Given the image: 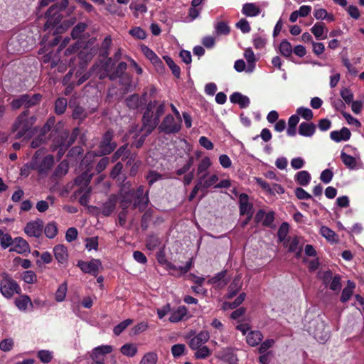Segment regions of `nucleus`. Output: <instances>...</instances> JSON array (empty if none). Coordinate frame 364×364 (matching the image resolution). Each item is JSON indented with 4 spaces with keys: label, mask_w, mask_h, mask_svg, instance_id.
<instances>
[{
    "label": "nucleus",
    "mask_w": 364,
    "mask_h": 364,
    "mask_svg": "<svg viewBox=\"0 0 364 364\" xmlns=\"http://www.w3.org/2000/svg\"><path fill=\"white\" fill-rule=\"evenodd\" d=\"M156 101L149 102L142 118V123H144V129L146 130L147 134H151L152 131L156 127L159 123L160 117L164 114L165 110L164 104L159 105L157 108L154 116H153V109L156 106Z\"/></svg>",
    "instance_id": "nucleus-1"
},
{
    "label": "nucleus",
    "mask_w": 364,
    "mask_h": 364,
    "mask_svg": "<svg viewBox=\"0 0 364 364\" xmlns=\"http://www.w3.org/2000/svg\"><path fill=\"white\" fill-rule=\"evenodd\" d=\"M36 122V117L29 116L28 110L21 112L13 125V132L16 133L14 138L21 139L26 135Z\"/></svg>",
    "instance_id": "nucleus-2"
},
{
    "label": "nucleus",
    "mask_w": 364,
    "mask_h": 364,
    "mask_svg": "<svg viewBox=\"0 0 364 364\" xmlns=\"http://www.w3.org/2000/svg\"><path fill=\"white\" fill-rule=\"evenodd\" d=\"M0 291L4 297L11 299L15 293L21 291V288L8 273L4 272L0 274Z\"/></svg>",
    "instance_id": "nucleus-3"
},
{
    "label": "nucleus",
    "mask_w": 364,
    "mask_h": 364,
    "mask_svg": "<svg viewBox=\"0 0 364 364\" xmlns=\"http://www.w3.org/2000/svg\"><path fill=\"white\" fill-rule=\"evenodd\" d=\"M181 127V119H175L171 114H168L159 127V129L166 134L176 133Z\"/></svg>",
    "instance_id": "nucleus-4"
},
{
    "label": "nucleus",
    "mask_w": 364,
    "mask_h": 364,
    "mask_svg": "<svg viewBox=\"0 0 364 364\" xmlns=\"http://www.w3.org/2000/svg\"><path fill=\"white\" fill-rule=\"evenodd\" d=\"M144 193V187L140 186L137 190L134 191L133 197V208H138L139 211H144L149 202L148 192Z\"/></svg>",
    "instance_id": "nucleus-5"
},
{
    "label": "nucleus",
    "mask_w": 364,
    "mask_h": 364,
    "mask_svg": "<svg viewBox=\"0 0 364 364\" xmlns=\"http://www.w3.org/2000/svg\"><path fill=\"white\" fill-rule=\"evenodd\" d=\"M77 267L85 272L96 277L100 270L102 268V263L100 259H92L89 262L80 260L77 262Z\"/></svg>",
    "instance_id": "nucleus-6"
},
{
    "label": "nucleus",
    "mask_w": 364,
    "mask_h": 364,
    "mask_svg": "<svg viewBox=\"0 0 364 364\" xmlns=\"http://www.w3.org/2000/svg\"><path fill=\"white\" fill-rule=\"evenodd\" d=\"M113 133L107 131L102 136L100 144L99 156H103L110 154L117 146V144L112 141Z\"/></svg>",
    "instance_id": "nucleus-7"
},
{
    "label": "nucleus",
    "mask_w": 364,
    "mask_h": 364,
    "mask_svg": "<svg viewBox=\"0 0 364 364\" xmlns=\"http://www.w3.org/2000/svg\"><path fill=\"white\" fill-rule=\"evenodd\" d=\"M119 158H121L122 161L127 160V164L131 165L135 161L136 155L131 154L128 149V144H124L114 152L112 156V161L115 162Z\"/></svg>",
    "instance_id": "nucleus-8"
},
{
    "label": "nucleus",
    "mask_w": 364,
    "mask_h": 364,
    "mask_svg": "<svg viewBox=\"0 0 364 364\" xmlns=\"http://www.w3.org/2000/svg\"><path fill=\"white\" fill-rule=\"evenodd\" d=\"M43 222L37 219L28 223L24 228L26 234L29 237H39L43 232Z\"/></svg>",
    "instance_id": "nucleus-9"
},
{
    "label": "nucleus",
    "mask_w": 364,
    "mask_h": 364,
    "mask_svg": "<svg viewBox=\"0 0 364 364\" xmlns=\"http://www.w3.org/2000/svg\"><path fill=\"white\" fill-rule=\"evenodd\" d=\"M240 214L241 215L248 216V220H251L253 215V205L249 203V197L246 193H241L239 196Z\"/></svg>",
    "instance_id": "nucleus-10"
},
{
    "label": "nucleus",
    "mask_w": 364,
    "mask_h": 364,
    "mask_svg": "<svg viewBox=\"0 0 364 364\" xmlns=\"http://www.w3.org/2000/svg\"><path fill=\"white\" fill-rule=\"evenodd\" d=\"M209 338L210 334L208 331H200L190 340L189 346L192 350H196L199 348V347L203 346V344H205Z\"/></svg>",
    "instance_id": "nucleus-11"
},
{
    "label": "nucleus",
    "mask_w": 364,
    "mask_h": 364,
    "mask_svg": "<svg viewBox=\"0 0 364 364\" xmlns=\"http://www.w3.org/2000/svg\"><path fill=\"white\" fill-rule=\"evenodd\" d=\"M46 18H47L46 22L44 25V29L48 30L50 28H53L58 24L63 18V15L59 11L55 9V11L49 13V9L46 14Z\"/></svg>",
    "instance_id": "nucleus-12"
},
{
    "label": "nucleus",
    "mask_w": 364,
    "mask_h": 364,
    "mask_svg": "<svg viewBox=\"0 0 364 364\" xmlns=\"http://www.w3.org/2000/svg\"><path fill=\"white\" fill-rule=\"evenodd\" d=\"M54 164V157L52 155H48L43 158L38 165L33 166V168L38 171L40 174H46Z\"/></svg>",
    "instance_id": "nucleus-13"
},
{
    "label": "nucleus",
    "mask_w": 364,
    "mask_h": 364,
    "mask_svg": "<svg viewBox=\"0 0 364 364\" xmlns=\"http://www.w3.org/2000/svg\"><path fill=\"white\" fill-rule=\"evenodd\" d=\"M189 317L187 308L185 306H180L171 312L168 320L171 323H178L187 320Z\"/></svg>",
    "instance_id": "nucleus-14"
},
{
    "label": "nucleus",
    "mask_w": 364,
    "mask_h": 364,
    "mask_svg": "<svg viewBox=\"0 0 364 364\" xmlns=\"http://www.w3.org/2000/svg\"><path fill=\"white\" fill-rule=\"evenodd\" d=\"M113 350V347L110 345H102L95 348L90 353L92 360L104 359L103 355L110 353Z\"/></svg>",
    "instance_id": "nucleus-15"
},
{
    "label": "nucleus",
    "mask_w": 364,
    "mask_h": 364,
    "mask_svg": "<svg viewBox=\"0 0 364 364\" xmlns=\"http://www.w3.org/2000/svg\"><path fill=\"white\" fill-rule=\"evenodd\" d=\"M117 197L115 195H111L101 208V213L105 216H109L114 210Z\"/></svg>",
    "instance_id": "nucleus-16"
},
{
    "label": "nucleus",
    "mask_w": 364,
    "mask_h": 364,
    "mask_svg": "<svg viewBox=\"0 0 364 364\" xmlns=\"http://www.w3.org/2000/svg\"><path fill=\"white\" fill-rule=\"evenodd\" d=\"M134 191L129 190L128 191H124L122 190L120 193V208L122 210H127V208L133 205V197Z\"/></svg>",
    "instance_id": "nucleus-17"
},
{
    "label": "nucleus",
    "mask_w": 364,
    "mask_h": 364,
    "mask_svg": "<svg viewBox=\"0 0 364 364\" xmlns=\"http://www.w3.org/2000/svg\"><path fill=\"white\" fill-rule=\"evenodd\" d=\"M350 132L346 128L343 127L339 131H333L330 134V137L332 140L336 142H340L341 141H347L350 137Z\"/></svg>",
    "instance_id": "nucleus-18"
},
{
    "label": "nucleus",
    "mask_w": 364,
    "mask_h": 364,
    "mask_svg": "<svg viewBox=\"0 0 364 364\" xmlns=\"http://www.w3.org/2000/svg\"><path fill=\"white\" fill-rule=\"evenodd\" d=\"M14 242V246L10 251H15L18 254H23L28 252L30 250L28 243L22 237H16Z\"/></svg>",
    "instance_id": "nucleus-19"
},
{
    "label": "nucleus",
    "mask_w": 364,
    "mask_h": 364,
    "mask_svg": "<svg viewBox=\"0 0 364 364\" xmlns=\"http://www.w3.org/2000/svg\"><path fill=\"white\" fill-rule=\"evenodd\" d=\"M55 259L60 263L66 262L68 257L67 248L63 245H57L53 248Z\"/></svg>",
    "instance_id": "nucleus-20"
},
{
    "label": "nucleus",
    "mask_w": 364,
    "mask_h": 364,
    "mask_svg": "<svg viewBox=\"0 0 364 364\" xmlns=\"http://www.w3.org/2000/svg\"><path fill=\"white\" fill-rule=\"evenodd\" d=\"M230 101L232 103L238 104L240 108L247 107L250 103L249 97L240 92H234L230 96Z\"/></svg>",
    "instance_id": "nucleus-21"
},
{
    "label": "nucleus",
    "mask_w": 364,
    "mask_h": 364,
    "mask_svg": "<svg viewBox=\"0 0 364 364\" xmlns=\"http://www.w3.org/2000/svg\"><path fill=\"white\" fill-rule=\"evenodd\" d=\"M316 131V125L313 123L302 122L299 127V134L304 136H311Z\"/></svg>",
    "instance_id": "nucleus-22"
},
{
    "label": "nucleus",
    "mask_w": 364,
    "mask_h": 364,
    "mask_svg": "<svg viewBox=\"0 0 364 364\" xmlns=\"http://www.w3.org/2000/svg\"><path fill=\"white\" fill-rule=\"evenodd\" d=\"M14 303L16 307L20 311H26L28 306H33V303L29 296L27 295H21V296L16 298Z\"/></svg>",
    "instance_id": "nucleus-23"
},
{
    "label": "nucleus",
    "mask_w": 364,
    "mask_h": 364,
    "mask_svg": "<svg viewBox=\"0 0 364 364\" xmlns=\"http://www.w3.org/2000/svg\"><path fill=\"white\" fill-rule=\"evenodd\" d=\"M311 33L317 39H326L327 38V29L323 23H316L311 28Z\"/></svg>",
    "instance_id": "nucleus-24"
},
{
    "label": "nucleus",
    "mask_w": 364,
    "mask_h": 364,
    "mask_svg": "<svg viewBox=\"0 0 364 364\" xmlns=\"http://www.w3.org/2000/svg\"><path fill=\"white\" fill-rule=\"evenodd\" d=\"M244 15L250 17L257 16L260 14V9L254 3H246L242 6Z\"/></svg>",
    "instance_id": "nucleus-25"
},
{
    "label": "nucleus",
    "mask_w": 364,
    "mask_h": 364,
    "mask_svg": "<svg viewBox=\"0 0 364 364\" xmlns=\"http://www.w3.org/2000/svg\"><path fill=\"white\" fill-rule=\"evenodd\" d=\"M263 335L259 331H250L247 337L246 341L251 346H257L262 340Z\"/></svg>",
    "instance_id": "nucleus-26"
},
{
    "label": "nucleus",
    "mask_w": 364,
    "mask_h": 364,
    "mask_svg": "<svg viewBox=\"0 0 364 364\" xmlns=\"http://www.w3.org/2000/svg\"><path fill=\"white\" fill-rule=\"evenodd\" d=\"M355 287V284L354 282L348 280L347 282V286L343 289L341 297V301L345 303L348 301L351 297L353 290Z\"/></svg>",
    "instance_id": "nucleus-27"
},
{
    "label": "nucleus",
    "mask_w": 364,
    "mask_h": 364,
    "mask_svg": "<svg viewBox=\"0 0 364 364\" xmlns=\"http://www.w3.org/2000/svg\"><path fill=\"white\" fill-rule=\"evenodd\" d=\"M294 178L298 184L306 186L310 182L311 175L307 171H301L296 174Z\"/></svg>",
    "instance_id": "nucleus-28"
},
{
    "label": "nucleus",
    "mask_w": 364,
    "mask_h": 364,
    "mask_svg": "<svg viewBox=\"0 0 364 364\" xmlns=\"http://www.w3.org/2000/svg\"><path fill=\"white\" fill-rule=\"evenodd\" d=\"M225 271L221 272L215 277L208 279V283L210 284H215L217 287H223L227 284V282L225 280Z\"/></svg>",
    "instance_id": "nucleus-29"
},
{
    "label": "nucleus",
    "mask_w": 364,
    "mask_h": 364,
    "mask_svg": "<svg viewBox=\"0 0 364 364\" xmlns=\"http://www.w3.org/2000/svg\"><path fill=\"white\" fill-rule=\"evenodd\" d=\"M55 203V198L51 196H48L46 198V200H39L36 203V209L40 213H44L46 212L48 208L49 205H53Z\"/></svg>",
    "instance_id": "nucleus-30"
},
{
    "label": "nucleus",
    "mask_w": 364,
    "mask_h": 364,
    "mask_svg": "<svg viewBox=\"0 0 364 364\" xmlns=\"http://www.w3.org/2000/svg\"><path fill=\"white\" fill-rule=\"evenodd\" d=\"M314 16L318 20L327 19L329 21H334V16L331 14H328L325 9H315L314 11Z\"/></svg>",
    "instance_id": "nucleus-31"
},
{
    "label": "nucleus",
    "mask_w": 364,
    "mask_h": 364,
    "mask_svg": "<svg viewBox=\"0 0 364 364\" xmlns=\"http://www.w3.org/2000/svg\"><path fill=\"white\" fill-rule=\"evenodd\" d=\"M121 353L127 357H134L137 353V348L134 344L126 343L120 348Z\"/></svg>",
    "instance_id": "nucleus-32"
},
{
    "label": "nucleus",
    "mask_w": 364,
    "mask_h": 364,
    "mask_svg": "<svg viewBox=\"0 0 364 364\" xmlns=\"http://www.w3.org/2000/svg\"><path fill=\"white\" fill-rule=\"evenodd\" d=\"M127 68V65L126 63H119L117 67L116 68L115 70L112 73L108 75L109 79L113 80L118 77H120L125 73Z\"/></svg>",
    "instance_id": "nucleus-33"
},
{
    "label": "nucleus",
    "mask_w": 364,
    "mask_h": 364,
    "mask_svg": "<svg viewBox=\"0 0 364 364\" xmlns=\"http://www.w3.org/2000/svg\"><path fill=\"white\" fill-rule=\"evenodd\" d=\"M279 49L283 56L288 58L291 55L292 46L288 41L283 40L279 44Z\"/></svg>",
    "instance_id": "nucleus-34"
},
{
    "label": "nucleus",
    "mask_w": 364,
    "mask_h": 364,
    "mask_svg": "<svg viewBox=\"0 0 364 364\" xmlns=\"http://www.w3.org/2000/svg\"><path fill=\"white\" fill-rule=\"evenodd\" d=\"M341 159L343 163L349 168L353 169L357 165L356 160L354 157L342 151L341 154Z\"/></svg>",
    "instance_id": "nucleus-35"
},
{
    "label": "nucleus",
    "mask_w": 364,
    "mask_h": 364,
    "mask_svg": "<svg viewBox=\"0 0 364 364\" xmlns=\"http://www.w3.org/2000/svg\"><path fill=\"white\" fill-rule=\"evenodd\" d=\"M90 177L91 176H88V174L87 173H83L82 174H81L80 176H77L75 179V183L77 185V186H82V188H80V190H85L82 186H85V188H87L90 182Z\"/></svg>",
    "instance_id": "nucleus-36"
},
{
    "label": "nucleus",
    "mask_w": 364,
    "mask_h": 364,
    "mask_svg": "<svg viewBox=\"0 0 364 364\" xmlns=\"http://www.w3.org/2000/svg\"><path fill=\"white\" fill-rule=\"evenodd\" d=\"M156 259L159 263L162 265H164L167 269H172L176 271L177 269V267L172 264L170 262H168L166 257L163 251H160L157 253Z\"/></svg>",
    "instance_id": "nucleus-37"
},
{
    "label": "nucleus",
    "mask_w": 364,
    "mask_h": 364,
    "mask_svg": "<svg viewBox=\"0 0 364 364\" xmlns=\"http://www.w3.org/2000/svg\"><path fill=\"white\" fill-rule=\"evenodd\" d=\"M164 59L165 60L166 64L168 65V66L169 67V68L171 69V70L172 71V73L173 75L178 78L180 77V75H181V69L179 68V66H178L174 62L173 60H172L171 58L168 57V56H164Z\"/></svg>",
    "instance_id": "nucleus-38"
},
{
    "label": "nucleus",
    "mask_w": 364,
    "mask_h": 364,
    "mask_svg": "<svg viewBox=\"0 0 364 364\" xmlns=\"http://www.w3.org/2000/svg\"><path fill=\"white\" fill-rule=\"evenodd\" d=\"M45 235L50 239L54 238L58 233V228L55 223L52 222L46 225L44 229Z\"/></svg>",
    "instance_id": "nucleus-39"
},
{
    "label": "nucleus",
    "mask_w": 364,
    "mask_h": 364,
    "mask_svg": "<svg viewBox=\"0 0 364 364\" xmlns=\"http://www.w3.org/2000/svg\"><path fill=\"white\" fill-rule=\"evenodd\" d=\"M215 33L218 36L228 35L230 33V27L227 23L224 21L217 22L215 25Z\"/></svg>",
    "instance_id": "nucleus-40"
},
{
    "label": "nucleus",
    "mask_w": 364,
    "mask_h": 364,
    "mask_svg": "<svg viewBox=\"0 0 364 364\" xmlns=\"http://www.w3.org/2000/svg\"><path fill=\"white\" fill-rule=\"evenodd\" d=\"M245 293H241L233 302H225L224 303V309H233L240 306L245 299Z\"/></svg>",
    "instance_id": "nucleus-41"
},
{
    "label": "nucleus",
    "mask_w": 364,
    "mask_h": 364,
    "mask_svg": "<svg viewBox=\"0 0 364 364\" xmlns=\"http://www.w3.org/2000/svg\"><path fill=\"white\" fill-rule=\"evenodd\" d=\"M26 96L27 99L25 100V107H30L38 104L42 98L40 94H34L33 95H23Z\"/></svg>",
    "instance_id": "nucleus-42"
},
{
    "label": "nucleus",
    "mask_w": 364,
    "mask_h": 364,
    "mask_svg": "<svg viewBox=\"0 0 364 364\" xmlns=\"http://www.w3.org/2000/svg\"><path fill=\"white\" fill-rule=\"evenodd\" d=\"M67 107V100L61 97L56 100L55 103V112L57 114H62Z\"/></svg>",
    "instance_id": "nucleus-43"
},
{
    "label": "nucleus",
    "mask_w": 364,
    "mask_h": 364,
    "mask_svg": "<svg viewBox=\"0 0 364 364\" xmlns=\"http://www.w3.org/2000/svg\"><path fill=\"white\" fill-rule=\"evenodd\" d=\"M133 323V320L131 318H127L118 325H117L114 329L113 332L116 336L120 335L129 325Z\"/></svg>",
    "instance_id": "nucleus-44"
},
{
    "label": "nucleus",
    "mask_w": 364,
    "mask_h": 364,
    "mask_svg": "<svg viewBox=\"0 0 364 364\" xmlns=\"http://www.w3.org/2000/svg\"><path fill=\"white\" fill-rule=\"evenodd\" d=\"M13 242L11 236L8 233H4L0 230V245L3 249H6Z\"/></svg>",
    "instance_id": "nucleus-45"
},
{
    "label": "nucleus",
    "mask_w": 364,
    "mask_h": 364,
    "mask_svg": "<svg viewBox=\"0 0 364 364\" xmlns=\"http://www.w3.org/2000/svg\"><path fill=\"white\" fill-rule=\"evenodd\" d=\"M240 288H241V284L240 282V279H235L232 281V282L231 283V284L229 286V288H228L229 292L228 294L227 297L228 299L232 298L237 294V292L240 289Z\"/></svg>",
    "instance_id": "nucleus-46"
},
{
    "label": "nucleus",
    "mask_w": 364,
    "mask_h": 364,
    "mask_svg": "<svg viewBox=\"0 0 364 364\" xmlns=\"http://www.w3.org/2000/svg\"><path fill=\"white\" fill-rule=\"evenodd\" d=\"M127 105L131 109H136L141 104L139 96L136 94L132 95L126 99Z\"/></svg>",
    "instance_id": "nucleus-47"
},
{
    "label": "nucleus",
    "mask_w": 364,
    "mask_h": 364,
    "mask_svg": "<svg viewBox=\"0 0 364 364\" xmlns=\"http://www.w3.org/2000/svg\"><path fill=\"white\" fill-rule=\"evenodd\" d=\"M196 350V352L195 353L194 356L197 359H205L211 354L210 350L206 346L199 347V348Z\"/></svg>",
    "instance_id": "nucleus-48"
},
{
    "label": "nucleus",
    "mask_w": 364,
    "mask_h": 364,
    "mask_svg": "<svg viewBox=\"0 0 364 364\" xmlns=\"http://www.w3.org/2000/svg\"><path fill=\"white\" fill-rule=\"evenodd\" d=\"M296 114L307 121L311 120L314 117L311 109L304 107H299L296 109Z\"/></svg>",
    "instance_id": "nucleus-49"
},
{
    "label": "nucleus",
    "mask_w": 364,
    "mask_h": 364,
    "mask_svg": "<svg viewBox=\"0 0 364 364\" xmlns=\"http://www.w3.org/2000/svg\"><path fill=\"white\" fill-rule=\"evenodd\" d=\"M87 25L85 23L80 22L77 23L72 30V37L75 39L80 36V35L85 31Z\"/></svg>",
    "instance_id": "nucleus-50"
},
{
    "label": "nucleus",
    "mask_w": 364,
    "mask_h": 364,
    "mask_svg": "<svg viewBox=\"0 0 364 364\" xmlns=\"http://www.w3.org/2000/svg\"><path fill=\"white\" fill-rule=\"evenodd\" d=\"M244 56L250 64L247 72H252L254 68L252 65L255 61V57L252 50L251 48L246 49L244 53Z\"/></svg>",
    "instance_id": "nucleus-51"
},
{
    "label": "nucleus",
    "mask_w": 364,
    "mask_h": 364,
    "mask_svg": "<svg viewBox=\"0 0 364 364\" xmlns=\"http://www.w3.org/2000/svg\"><path fill=\"white\" fill-rule=\"evenodd\" d=\"M320 233L322 236L326 238L328 241L333 242L336 240V233L326 226H322L320 228Z\"/></svg>",
    "instance_id": "nucleus-52"
},
{
    "label": "nucleus",
    "mask_w": 364,
    "mask_h": 364,
    "mask_svg": "<svg viewBox=\"0 0 364 364\" xmlns=\"http://www.w3.org/2000/svg\"><path fill=\"white\" fill-rule=\"evenodd\" d=\"M146 178L149 185L152 186L155 182L162 179L163 176L161 173L156 171H150L146 176Z\"/></svg>",
    "instance_id": "nucleus-53"
},
{
    "label": "nucleus",
    "mask_w": 364,
    "mask_h": 364,
    "mask_svg": "<svg viewBox=\"0 0 364 364\" xmlns=\"http://www.w3.org/2000/svg\"><path fill=\"white\" fill-rule=\"evenodd\" d=\"M160 240L156 236H149L146 240V248L149 250H154L160 245Z\"/></svg>",
    "instance_id": "nucleus-54"
},
{
    "label": "nucleus",
    "mask_w": 364,
    "mask_h": 364,
    "mask_svg": "<svg viewBox=\"0 0 364 364\" xmlns=\"http://www.w3.org/2000/svg\"><path fill=\"white\" fill-rule=\"evenodd\" d=\"M67 284L63 283L60 284L55 292V300L58 302L63 301L66 296Z\"/></svg>",
    "instance_id": "nucleus-55"
},
{
    "label": "nucleus",
    "mask_w": 364,
    "mask_h": 364,
    "mask_svg": "<svg viewBox=\"0 0 364 364\" xmlns=\"http://www.w3.org/2000/svg\"><path fill=\"white\" fill-rule=\"evenodd\" d=\"M210 165L211 162L210 159L208 157H204L198 166L197 174L200 175L203 172H205Z\"/></svg>",
    "instance_id": "nucleus-56"
},
{
    "label": "nucleus",
    "mask_w": 364,
    "mask_h": 364,
    "mask_svg": "<svg viewBox=\"0 0 364 364\" xmlns=\"http://www.w3.org/2000/svg\"><path fill=\"white\" fill-rule=\"evenodd\" d=\"M38 357L42 363H48L51 361L53 353L49 350H41L38 351Z\"/></svg>",
    "instance_id": "nucleus-57"
},
{
    "label": "nucleus",
    "mask_w": 364,
    "mask_h": 364,
    "mask_svg": "<svg viewBox=\"0 0 364 364\" xmlns=\"http://www.w3.org/2000/svg\"><path fill=\"white\" fill-rule=\"evenodd\" d=\"M87 115L85 109L80 106L75 107L73 112V117L76 119L83 120L87 117Z\"/></svg>",
    "instance_id": "nucleus-58"
},
{
    "label": "nucleus",
    "mask_w": 364,
    "mask_h": 364,
    "mask_svg": "<svg viewBox=\"0 0 364 364\" xmlns=\"http://www.w3.org/2000/svg\"><path fill=\"white\" fill-rule=\"evenodd\" d=\"M156 354L154 353H148L143 356L140 364H156Z\"/></svg>",
    "instance_id": "nucleus-59"
},
{
    "label": "nucleus",
    "mask_w": 364,
    "mask_h": 364,
    "mask_svg": "<svg viewBox=\"0 0 364 364\" xmlns=\"http://www.w3.org/2000/svg\"><path fill=\"white\" fill-rule=\"evenodd\" d=\"M80 193L83 192V194L81 196V197L79 199V203L82 205H87L89 203V198L90 195L91 193V187H87V188H85V190H80Z\"/></svg>",
    "instance_id": "nucleus-60"
},
{
    "label": "nucleus",
    "mask_w": 364,
    "mask_h": 364,
    "mask_svg": "<svg viewBox=\"0 0 364 364\" xmlns=\"http://www.w3.org/2000/svg\"><path fill=\"white\" fill-rule=\"evenodd\" d=\"M129 34L138 39H144L146 37V33L140 27H134L129 31Z\"/></svg>",
    "instance_id": "nucleus-61"
},
{
    "label": "nucleus",
    "mask_w": 364,
    "mask_h": 364,
    "mask_svg": "<svg viewBox=\"0 0 364 364\" xmlns=\"http://www.w3.org/2000/svg\"><path fill=\"white\" fill-rule=\"evenodd\" d=\"M341 96L343 98V100L346 102L347 104H350L353 100V95L350 92V90H348L346 87H342L341 89Z\"/></svg>",
    "instance_id": "nucleus-62"
},
{
    "label": "nucleus",
    "mask_w": 364,
    "mask_h": 364,
    "mask_svg": "<svg viewBox=\"0 0 364 364\" xmlns=\"http://www.w3.org/2000/svg\"><path fill=\"white\" fill-rule=\"evenodd\" d=\"M46 139L47 138L46 135L41 133L33 139L31 144V146L33 149L38 148L41 144L46 143Z\"/></svg>",
    "instance_id": "nucleus-63"
},
{
    "label": "nucleus",
    "mask_w": 364,
    "mask_h": 364,
    "mask_svg": "<svg viewBox=\"0 0 364 364\" xmlns=\"http://www.w3.org/2000/svg\"><path fill=\"white\" fill-rule=\"evenodd\" d=\"M236 27L240 29V31L244 33H249L251 30L250 23L245 18L240 19L236 23Z\"/></svg>",
    "instance_id": "nucleus-64"
}]
</instances>
